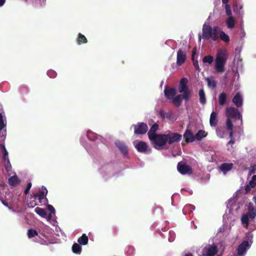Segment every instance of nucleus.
I'll list each match as a JSON object with an SVG mask.
<instances>
[{
  "instance_id": "obj_1",
  "label": "nucleus",
  "mask_w": 256,
  "mask_h": 256,
  "mask_svg": "<svg viewBox=\"0 0 256 256\" xmlns=\"http://www.w3.org/2000/svg\"><path fill=\"white\" fill-rule=\"evenodd\" d=\"M218 27L216 26L212 28L210 25L204 24L202 26V37L203 38L208 40L212 38L216 41L218 38Z\"/></svg>"
},
{
  "instance_id": "obj_2",
  "label": "nucleus",
  "mask_w": 256,
  "mask_h": 256,
  "mask_svg": "<svg viewBox=\"0 0 256 256\" xmlns=\"http://www.w3.org/2000/svg\"><path fill=\"white\" fill-rule=\"evenodd\" d=\"M166 134H158L150 140L154 144V148L158 149L159 148L164 146L166 144Z\"/></svg>"
},
{
  "instance_id": "obj_3",
  "label": "nucleus",
  "mask_w": 256,
  "mask_h": 256,
  "mask_svg": "<svg viewBox=\"0 0 256 256\" xmlns=\"http://www.w3.org/2000/svg\"><path fill=\"white\" fill-rule=\"evenodd\" d=\"M227 118H234L236 120H242V116L238 110L234 107H227L226 110Z\"/></svg>"
},
{
  "instance_id": "obj_4",
  "label": "nucleus",
  "mask_w": 256,
  "mask_h": 256,
  "mask_svg": "<svg viewBox=\"0 0 256 256\" xmlns=\"http://www.w3.org/2000/svg\"><path fill=\"white\" fill-rule=\"evenodd\" d=\"M48 191L47 189L44 186L40 189L39 192L34 194V196L35 199H38L40 203L44 202V204H47L48 203V200L46 198L47 195Z\"/></svg>"
},
{
  "instance_id": "obj_5",
  "label": "nucleus",
  "mask_w": 256,
  "mask_h": 256,
  "mask_svg": "<svg viewBox=\"0 0 256 256\" xmlns=\"http://www.w3.org/2000/svg\"><path fill=\"white\" fill-rule=\"evenodd\" d=\"M132 126L134 128V132L136 134H145L148 130L147 124L142 122H139L136 124H133Z\"/></svg>"
},
{
  "instance_id": "obj_6",
  "label": "nucleus",
  "mask_w": 256,
  "mask_h": 256,
  "mask_svg": "<svg viewBox=\"0 0 256 256\" xmlns=\"http://www.w3.org/2000/svg\"><path fill=\"white\" fill-rule=\"evenodd\" d=\"M166 141L169 144L178 142L182 140V135L176 132H170L166 134Z\"/></svg>"
},
{
  "instance_id": "obj_7",
  "label": "nucleus",
  "mask_w": 256,
  "mask_h": 256,
  "mask_svg": "<svg viewBox=\"0 0 256 256\" xmlns=\"http://www.w3.org/2000/svg\"><path fill=\"white\" fill-rule=\"evenodd\" d=\"M178 171L182 174H190L192 173V168L185 163L180 162L177 165Z\"/></svg>"
},
{
  "instance_id": "obj_8",
  "label": "nucleus",
  "mask_w": 256,
  "mask_h": 256,
  "mask_svg": "<svg viewBox=\"0 0 256 256\" xmlns=\"http://www.w3.org/2000/svg\"><path fill=\"white\" fill-rule=\"evenodd\" d=\"M202 256H214L218 252L217 246L214 244L209 245L204 248Z\"/></svg>"
},
{
  "instance_id": "obj_9",
  "label": "nucleus",
  "mask_w": 256,
  "mask_h": 256,
  "mask_svg": "<svg viewBox=\"0 0 256 256\" xmlns=\"http://www.w3.org/2000/svg\"><path fill=\"white\" fill-rule=\"evenodd\" d=\"M226 58V52L224 50H219L216 54L215 64H224Z\"/></svg>"
},
{
  "instance_id": "obj_10",
  "label": "nucleus",
  "mask_w": 256,
  "mask_h": 256,
  "mask_svg": "<svg viewBox=\"0 0 256 256\" xmlns=\"http://www.w3.org/2000/svg\"><path fill=\"white\" fill-rule=\"evenodd\" d=\"M250 244L249 242L246 240L243 241L238 246V255H242L244 254L246 250L249 248Z\"/></svg>"
},
{
  "instance_id": "obj_11",
  "label": "nucleus",
  "mask_w": 256,
  "mask_h": 256,
  "mask_svg": "<svg viewBox=\"0 0 256 256\" xmlns=\"http://www.w3.org/2000/svg\"><path fill=\"white\" fill-rule=\"evenodd\" d=\"M184 138L187 143L192 142L196 139L192 131L188 129H186L185 131L184 134Z\"/></svg>"
},
{
  "instance_id": "obj_12",
  "label": "nucleus",
  "mask_w": 256,
  "mask_h": 256,
  "mask_svg": "<svg viewBox=\"0 0 256 256\" xmlns=\"http://www.w3.org/2000/svg\"><path fill=\"white\" fill-rule=\"evenodd\" d=\"M115 145L123 155L126 156L128 154V147L126 144L120 141H117L115 142Z\"/></svg>"
},
{
  "instance_id": "obj_13",
  "label": "nucleus",
  "mask_w": 256,
  "mask_h": 256,
  "mask_svg": "<svg viewBox=\"0 0 256 256\" xmlns=\"http://www.w3.org/2000/svg\"><path fill=\"white\" fill-rule=\"evenodd\" d=\"M186 58V53L182 50H179L177 52V64H184Z\"/></svg>"
},
{
  "instance_id": "obj_14",
  "label": "nucleus",
  "mask_w": 256,
  "mask_h": 256,
  "mask_svg": "<svg viewBox=\"0 0 256 256\" xmlns=\"http://www.w3.org/2000/svg\"><path fill=\"white\" fill-rule=\"evenodd\" d=\"M176 92L174 88H165L164 90V94L165 96L168 99H172L174 96L176 94Z\"/></svg>"
},
{
  "instance_id": "obj_15",
  "label": "nucleus",
  "mask_w": 256,
  "mask_h": 256,
  "mask_svg": "<svg viewBox=\"0 0 256 256\" xmlns=\"http://www.w3.org/2000/svg\"><path fill=\"white\" fill-rule=\"evenodd\" d=\"M188 80L186 78H182L178 86V92L182 93L183 92L189 90L187 86Z\"/></svg>"
},
{
  "instance_id": "obj_16",
  "label": "nucleus",
  "mask_w": 256,
  "mask_h": 256,
  "mask_svg": "<svg viewBox=\"0 0 256 256\" xmlns=\"http://www.w3.org/2000/svg\"><path fill=\"white\" fill-rule=\"evenodd\" d=\"M251 219H254L256 216V208H255L254 204L250 202L248 206V212L246 214Z\"/></svg>"
},
{
  "instance_id": "obj_17",
  "label": "nucleus",
  "mask_w": 256,
  "mask_h": 256,
  "mask_svg": "<svg viewBox=\"0 0 256 256\" xmlns=\"http://www.w3.org/2000/svg\"><path fill=\"white\" fill-rule=\"evenodd\" d=\"M233 166L232 163H222L219 168L224 174H226L232 168Z\"/></svg>"
},
{
  "instance_id": "obj_18",
  "label": "nucleus",
  "mask_w": 256,
  "mask_h": 256,
  "mask_svg": "<svg viewBox=\"0 0 256 256\" xmlns=\"http://www.w3.org/2000/svg\"><path fill=\"white\" fill-rule=\"evenodd\" d=\"M232 102L238 108L242 106V98L239 92L234 96L232 100Z\"/></svg>"
},
{
  "instance_id": "obj_19",
  "label": "nucleus",
  "mask_w": 256,
  "mask_h": 256,
  "mask_svg": "<svg viewBox=\"0 0 256 256\" xmlns=\"http://www.w3.org/2000/svg\"><path fill=\"white\" fill-rule=\"evenodd\" d=\"M137 150L140 152H145L147 150V144L142 141L139 142L135 146Z\"/></svg>"
},
{
  "instance_id": "obj_20",
  "label": "nucleus",
  "mask_w": 256,
  "mask_h": 256,
  "mask_svg": "<svg viewBox=\"0 0 256 256\" xmlns=\"http://www.w3.org/2000/svg\"><path fill=\"white\" fill-rule=\"evenodd\" d=\"M158 128V126L157 124L155 123L154 124L152 127L150 128V130L148 131V136L149 139H150V138H153L154 136L155 135H157L158 134H156V132Z\"/></svg>"
},
{
  "instance_id": "obj_21",
  "label": "nucleus",
  "mask_w": 256,
  "mask_h": 256,
  "mask_svg": "<svg viewBox=\"0 0 256 256\" xmlns=\"http://www.w3.org/2000/svg\"><path fill=\"white\" fill-rule=\"evenodd\" d=\"M218 122L217 118V114L215 112H212L210 116V124L211 126H216Z\"/></svg>"
},
{
  "instance_id": "obj_22",
  "label": "nucleus",
  "mask_w": 256,
  "mask_h": 256,
  "mask_svg": "<svg viewBox=\"0 0 256 256\" xmlns=\"http://www.w3.org/2000/svg\"><path fill=\"white\" fill-rule=\"evenodd\" d=\"M8 182L10 186L14 187L18 184H20V180H19L18 176L15 175L10 178L8 180Z\"/></svg>"
},
{
  "instance_id": "obj_23",
  "label": "nucleus",
  "mask_w": 256,
  "mask_h": 256,
  "mask_svg": "<svg viewBox=\"0 0 256 256\" xmlns=\"http://www.w3.org/2000/svg\"><path fill=\"white\" fill-rule=\"evenodd\" d=\"M208 135V133L204 130H199L198 132L195 134L194 137L196 140H200L204 138H205Z\"/></svg>"
},
{
  "instance_id": "obj_24",
  "label": "nucleus",
  "mask_w": 256,
  "mask_h": 256,
  "mask_svg": "<svg viewBox=\"0 0 256 256\" xmlns=\"http://www.w3.org/2000/svg\"><path fill=\"white\" fill-rule=\"evenodd\" d=\"M226 24L228 28L232 29L234 26L236 24L235 19L232 16H229L226 20Z\"/></svg>"
},
{
  "instance_id": "obj_25",
  "label": "nucleus",
  "mask_w": 256,
  "mask_h": 256,
  "mask_svg": "<svg viewBox=\"0 0 256 256\" xmlns=\"http://www.w3.org/2000/svg\"><path fill=\"white\" fill-rule=\"evenodd\" d=\"M76 42L78 44L80 45L82 44L87 43L88 40L84 34L79 33L76 38Z\"/></svg>"
},
{
  "instance_id": "obj_26",
  "label": "nucleus",
  "mask_w": 256,
  "mask_h": 256,
  "mask_svg": "<svg viewBox=\"0 0 256 256\" xmlns=\"http://www.w3.org/2000/svg\"><path fill=\"white\" fill-rule=\"evenodd\" d=\"M209 88H214L216 86V82L213 78H206Z\"/></svg>"
},
{
  "instance_id": "obj_27",
  "label": "nucleus",
  "mask_w": 256,
  "mask_h": 256,
  "mask_svg": "<svg viewBox=\"0 0 256 256\" xmlns=\"http://www.w3.org/2000/svg\"><path fill=\"white\" fill-rule=\"evenodd\" d=\"M200 96V102L202 104H204L206 103V98L204 91L203 89H200L198 92Z\"/></svg>"
},
{
  "instance_id": "obj_28",
  "label": "nucleus",
  "mask_w": 256,
  "mask_h": 256,
  "mask_svg": "<svg viewBox=\"0 0 256 256\" xmlns=\"http://www.w3.org/2000/svg\"><path fill=\"white\" fill-rule=\"evenodd\" d=\"M226 94L224 92L220 93L218 96V103L220 106H224L226 100Z\"/></svg>"
},
{
  "instance_id": "obj_29",
  "label": "nucleus",
  "mask_w": 256,
  "mask_h": 256,
  "mask_svg": "<svg viewBox=\"0 0 256 256\" xmlns=\"http://www.w3.org/2000/svg\"><path fill=\"white\" fill-rule=\"evenodd\" d=\"M34 212L42 218H46L48 216L46 211L42 208L37 207L35 208Z\"/></svg>"
},
{
  "instance_id": "obj_30",
  "label": "nucleus",
  "mask_w": 256,
  "mask_h": 256,
  "mask_svg": "<svg viewBox=\"0 0 256 256\" xmlns=\"http://www.w3.org/2000/svg\"><path fill=\"white\" fill-rule=\"evenodd\" d=\"M88 238L86 234H83L82 236L78 240V242L82 245H86L88 243Z\"/></svg>"
},
{
  "instance_id": "obj_31",
  "label": "nucleus",
  "mask_w": 256,
  "mask_h": 256,
  "mask_svg": "<svg viewBox=\"0 0 256 256\" xmlns=\"http://www.w3.org/2000/svg\"><path fill=\"white\" fill-rule=\"evenodd\" d=\"M182 100V98L180 94H178L172 98V103L178 107L181 105Z\"/></svg>"
},
{
  "instance_id": "obj_32",
  "label": "nucleus",
  "mask_w": 256,
  "mask_h": 256,
  "mask_svg": "<svg viewBox=\"0 0 256 256\" xmlns=\"http://www.w3.org/2000/svg\"><path fill=\"white\" fill-rule=\"evenodd\" d=\"M0 148L2 150V160L6 161V160L9 159L8 157V152L5 147V146L0 144Z\"/></svg>"
},
{
  "instance_id": "obj_33",
  "label": "nucleus",
  "mask_w": 256,
  "mask_h": 256,
  "mask_svg": "<svg viewBox=\"0 0 256 256\" xmlns=\"http://www.w3.org/2000/svg\"><path fill=\"white\" fill-rule=\"evenodd\" d=\"M182 93V94H180L182 98L186 101H188L192 96V93L190 90H186Z\"/></svg>"
},
{
  "instance_id": "obj_34",
  "label": "nucleus",
  "mask_w": 256,
  "mask_h": 256,
  "mask_svg": "<svg viewBox=\"0 0 256 256\" xmlns=\"http://www.w3.org/2000/svg\"><path fill=\"white\" fill-rule=\"evenodd\" d=\"M72 250L74 254H80L82 252V248L79 244L75 243L72 245Z\"/></svg>"
},
{
  "instance_id": "obj_35",
  "label": "nucleus",
  "mask_w": 256,
  "mask_h": 256,
  "mask_svg": "<svg viewBox=\"0 0 256 256\" xmlns=\"http://www.w3.org/2000/svg\"><path fill=\"white\" fill-rule=\"evenodd\" d=\"M196 47H194L192 50V60L193 62V64H198V61L197 60L198 58V55L196 54Z\"/></svg>"
},
{
  "instance_id": "obj_36",
  "label": "nucleus",
  "mask_w": 256,
  "mask_h": 256,
  "mask_svg": "<svg viewBox=\"0 0 256 256\" xmlns=\"http://www.w3.org/2000/svg\"><path fill=\"white\" fill-rule=\"evenodd\" d=\"M250 216L247 214H244L242 216L241 218L242 223L246 224V228H248V225Z\"/></svg>"
},
{
  "instance_id": "obj_37",
  "label": "nucleus",
  "mask_w": 256,
  "mask_h": 256,
  "mask_svg": "<svg viewBox=\"0 0 256 256\" xmlns=\"http://www.w3.org/2000/svg\"><path fill=\"white\" fill-rule=\"evenodd\" d=\"M38 235V232L36 230L30 229L28 230V238H31L34 237L35 236H37Z\"/></svg>"
},
{
  "instance_id": "obj_38",
  "label": "nucleus",
  "mask_w": 256,
  "mask_h": 256,
  "mask_svg": "<svg viewBox=\"0 0 256 256\" xmlns=\"http://www.w3.org/2000/svg\"><path fill=\"white\" fill-rule=\"evenodd\" d=\"M220 37L222 40L226 42H228L230 41L229 36L223 31L220 32Z\"/></svg>"
},
{
  "instance_id": "obj_39",
  "label": "nucleus",
  "mask_w": 256,
  "mask_h": 256,
  "mask_svg": "<svg viewBox=\"0 0 256 256\" xmlns=\"http://www.w3.org/2000/svg\"><path fill=\"white\" fill-rule=\"evenodd\" d=\"M5 127H6V124L4 122V116L2 110H0V130H3Z\"/></svg>"
},
{
  "instance_id": "obj_40",
  "label": "nucleus",
  "mask_w": 256,
  "mask_h": 256,
  "mask_svg": "<svg viewBox=\"0 0 256 256\" xmlns=\"http://www.w3.org/2000/svg\"><path fill=\"white\" fill-rule=\"evenodd\" d=\"M213 62V57L211 56H207L204 57L202 62L204 63H208L211 64Z\"/></svg>"
},
{
  "instance_id": "obj_41",
  "label": "nucleus",
  "mask_w": 256,
  "mask_h": 256,
  "mask_svg": "<svg viewBox=\"0 0 256 256\" xmlns=\"http://www.w3.org/2000/svg\"><path fill=\"white\" fill-rule=\"evenodd\" d=\"M4 162V164L5 166V168L6 170L8 172L11 170L12 169V165L10 164V161L9 159L6 160V161Z\"/></svg>"
},
{
  "instance_id": "obj_42",
  "label": "nucleus",
  "mask_w": 256,
  "mask_h": 256,
  "mask_svg": "<svg viewBox=\"0 0 256 256\" xmlns=\"http://www.w3.org/2000/svg\"><path fill=\"white\" fill-rule=\"evenodd\" d=\"M226 128L228 130H232L233 128V124L230 119L227 118L226 121Z\"/></svg>"
},
{
  "instance_id": "obj_43",
  "label": "nucleus",
  "mask_w": 256,
  "mask_h": 256,
  "mask_svg": "<svg viewBox=\"0 0 256 256\" xmlns=\"http://www.w3.org/2000/svg\"><path fill=\"white\" fill-rule=\"evenodd\" d=\"M224 65H215V69L218 72H222L224 71Z\"/></svg>"
},
{
  "instance_id": "obj_44",
  "label": "nucleus",
  "mask_w": 256,
  "mask_h": 256,
  "mask_svg": "<svg viewBox=\"0 0 256 256\" xmlns=\"http://www.w3.org/2000/svg\"><path fill=\"white\" fill-rule=\"evenodd\" d=\"M248 184L253 188L256 186V175L252 176V180L250 181Z\"/></svg>"
},
{
  "instance_id": "obj_45",
  "label": "nucleus",
  "mask_w": 256,
  "mask_h": 256,
  "mask_svg": "<svg viewBox=\"0 0 256 256\" xmlns=\"http://www.w3.org/2000/svg\"><path fill=\"white\" fill-rule=\"evenodd\" d=\"M242 59L240 58V56L239 54H236L235 56V57L234 60V63L236 64H240L242 62Z\"/></svg>"
},
{
  "instance_id": "obj_46",
  "label": "nucleus",
  "mask_w": 256,
  "mask_h": 256,
  "mask_svg": "<svg viewBox=\"0 0 256 256\" xmlns=\"http://www.w3.org/2000/svg\"><path fill=\"white\" fill-rule=\"evenodd\" d=\"M225 10L226 15L230 16H232V10L229 4H226Z\"/></svg>"
},
{
  "instance_id": "obj_47",
  "label": "nucleus",
  "mask_w": 256,
  "mask_h": 256,
  "mask_svg": "<svg viewBox=\"0 0 256 256\" xmlns=\"http://www.w3.org/2000/svg\"><path fill=\"white\" fill-rule=\"evenodd\" d=\"M47 74L50 78H54L56 76V72L52 70H48L47 72Z\"/></svg>"
},
{
  "instance_id": "obj_48",
  "label": "nucleus",
  "mask_w": 256,
  "mask_h": 256,
  "mask_svg": "<svg viewBox=\"0 0 256 256\" xmlns=\"http://www.w3.org/2000/svg\"><path fill=\"white\" fill-rule=\"evenodd\" d=\"M32 184L30 182H28L26 186V188L24 191V194L26 195L28 192L29 191L32 187Z\"/></svg>"
},
{
  "instance_id": "obj_49",
  "label": "nucleus",
  "mask_w": 256,
  "mask_h": 256,
  "mask_svg": "<svg viewBox=\"0 0 256 256\" xmlns=\"http://www.w3.org/2000/svg\"><path fill=\"white\" fill-rule=\"evenodd\" d=\"M252 188L248 184L245 187V194H247L251 191V188Z\"/></svg>"
},
{
  "instance_id": "obj_50",
  "label": "nucleus",
  "mask_w": 256,
  "mask_h": 256,
  "mask_svg": "<svg viewBox=\"0 0 256 256\" xmlns=\"http://www.w3.org/2000/svg\"><path fill=\"white\" fill-rule=\"evenodd\" d=\"M47 208L48 210H50L52 213H55V209L54 206L50 204H48L47 206Z\"/></svg>"
},
{
  "instance_id": "obj_51",
  "label": "nucleus",
  "mask_w": 256,
  "mask_h": 256,
  "mask_svg": "<svg viewBox=\"0 0 256 256\" xmlns=\"http://www.w3.org/2000/svg\"><path fill=\"white\" fill-rule=\"evenodd\" d=\"M158 114H159V116H160L163 120H164L165 118H166V116H165V113L164 112V110H160L159 112H158Z\"/></svg>"
},
{
  "instance_id": "obj_52",
  "label": "nucleus",
  "mask_w": 256,
  "mask_h": 256,
  "mask_svg": "<svg viewBox=\"0 0 256 256\" xmlns=\"http://www.w3.org/2000/svg\"><path fill=\"white\" fill-rule=\"evenodd\" d=\"M134 247L132 246H130L128 248V252L130 254H132L134 252Z\"/></svg>"
},
{
  "instance_id": "obj_53",
  "label": "nucleus",
  "mask_w": 256,
  "mask_h": 256,
  "mask_svg": "<svg viewBox=\"0 0 256 256\" xmlns=\"http://www.w3.org/2000/svg\"><path fill=\"white\" fill-rule=\"evenodd\" d=\"M1 202H2V204L5 206H8V203L7 202H6L2 200H1Z\"/></svg>"
},
{
  "instance_id": "obj_54",
  "label": "nucleus",
  "mask_w": 256,
  "mask_h": 256,
  "mask_svg": "<svg viewBox=\"0 0 256 256\" xmlns=\"http://www.w3.org/2000/svg\"><path fill=\"white\" fill-rule=\"evenodd\" d=\"M230 130V132L229 136L230 138V139H232L233 138V132H232V130Z\"/></svg>"
},
{
  "instance_id": "obj_55",
  "label": "nucleus",
  "mask_w": 256,
  "mask_h": 256,
  "mask_svg": "<svg viewBox=\"0 0 256 256\" xmlns=\"http://www.w3.org/2000/svg\"><path fill=\"white\" fill-rule=\"evenodd\" d=\"M6 0H0V7L2 6L5 3Z\"/></svg>"
},
{
  "instance_id": "obj_56",
  "label": "nucleus",
  "mask_w": 256,
  "mask_h": 256,
  "mask_svg": "<svg viewBox=\"0 0 256 256\" xmlns=\"http://www.w3.org/2000/svg\"><path fill=\"white\" fill-rule=\"evenodd\" d=\"M222 1L224 4H228V0H222Z\"/></svg>"
},
{
  "instance_id": "obj_57",
  "label": "nucleus",
  "mask_w": 256,
  "mask_h": 256,
  "mask_svg": "<svg viewBox=\"0 0 256 256\" xmlns=\"http://www.w3.org/2000/svg\"><path fill=\"white\" fill-rule=\"evenodd\" d=\"M234 142V140H233V138H232L228 142L229 144H233Z\"/></svg>"
},
{
  "instance_id": "obj_58",
  "label": "nucleus",
  "mask_w": 256,
  "mask_h": 256,
  "mask_svg": "<svg viewBox=\"0 0 256 256\" xmlns=\"http://www.w3.org/2000/svg\"><path fill=\"white\" fill-rule=\"evenodd\" d=\"M184 256H193L191 253L186 254Z\"/></svg>"
},
{
  "instance_id": "obj_59",
  "label": "nucleus",
  "mask_w": 256,
  "mask_h": 256,
  "mask_svg": "<svg viewBox=\"0 0 256 256\" xmlns=\"http://www.w3.org/2000/svg\"><path fill=\"white\" fill-rule=\"evenodd\" d=\"M196 70H199V65H194Z\"/></svg>"
},
{
  "instance_id": "obj_60",
  "label": "nucleus",
  "mask_w": 256,
  "mask_h": 256,
  "mask_svg": "<svg viewBox=\"0 0 256 256\" xmlns=\"http://www.w3.org/2000/svg\"><path fill=\"white\" fill-rule=\"evenodd\" d=\"M92 134L91 133H88V138L90 140H93L91 138H90V134Z\"/></svg>"
},
{
  "instance_id": "obj_61",
  "label": "nucleus",
  "mask_w": 256,
  "mask_h": 256,
  "mask_svg": "<svg viewBox=\"0 0 256 256\" xmlns=\"http://www.w3.org/2000/svg\"><path fill=\"white\" fill-rule=\"evenodd\" d=\"M199 38V40L200 41V40H201V36H200V35L199 36V38Z\"/></svg>"
},
{
  "instance_id": "obj_62",
  "label": "nucleus",
  "mask_w": 256,
  "mask_h": 256,
  "mask_svg": "<svg viewBox=\"0 0 256 256\" xmlns=\"http://www.w3.org/2000/svg\"><path fill=\"white\" fill-rule=\"evenodd\" d=\"M51 216H51V214H50V215H49V216H48V218H51Z\"/></svg>"
}]
</instances>
